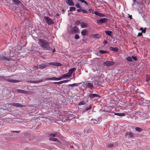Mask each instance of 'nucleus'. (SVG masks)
<instances>
[{
  "mask_svg": "<svg viewBox=\"0 0 150 150\" xmlns=\"http://www.w3.org/2000/svg\"><path fill=\"white\" fill-rule=\"evenodd\" d=\"M101 62H102V61H98L97 63V64L98 65H100V64Z\"/></svg>",
  "mask_w": 150,
  "mask_h": 150,
  "instance_id": "nucleus-61",
  "label": "nucleus"
},
{
  "mask_svg": "<svg viewBox=\"0 0 150 150\" xmlns=\"http://www.w3.org/2000/svg\"><path fill=\"white\" fill-rule=\"evenodd\" d=\"M86 103L84 101L80 102L79 104V105H84L86 104Z\"/></svg>",
  "mask_w": 150,
  "mask_h": 150,
  "instance_id": "nucleus-37",
  "label": "nucleus"
},
{
  "mask_svg": "<svg viewBox=\"0 0 150 150\" xmlns=\"http://www.w3.org/2000/svg\"><path fill=\"white\" fill-rule=\"evenodd\" d=\"M128 15L129 16V17L130 18V19H132V15H130L129 14H128Z\"/></svg>",
  "mask_w": 150,
  "mask_h": 150,
  "instance_id": "nucleus-60",
  "label": "nucleus"
},
{
  "mask_svg": "<svg viewBox=\"0 0 150 150\" xmlns=\"http://www.w3.org/2000/svg\"><path fill=\"white\" fill-rule=\"evenodd\" d=\"M63 78V77H62H62H60L59 78H57L56 77H55L56 81L62 79Z\"/></svg>",
  "mask_w": 150,
  "mask_h": 150,
  "instance_id": "nucleus-44",
  "label": "nucleus"
},
{
  "mask_svg": "<svg viewBox=\"0 0 150 150\" xmlns=\"http://www.w3.org/2000/svg\"><path fill=\"white\" fill-rule=\"evenodd\" d=\"M44 18V20H43V21H45L49 25L54 23L53 21L48 16H45Z\"/></svg>",
  "mask_w": 150,
  "mask_h": 150,
  "instance_id": "nucleus-3",
  "label": "nucleus"
},
{
  "mask_svg": "<svg viewBox=\"0 0 150 150\" xmlns=\"http://www.w3.org/2000/svg\"><path fill=\"white\" fill-rule=\"evenodd\" d=\"M39 41L42 47L46 49L48 52H55V49L54 48L52 50V48L50 46L48 42L46 40L39 39Z\"/></svg>",
  "mask_w": 150,
  "mask_h": 150,
  "instance_id": "nucleus-1",
  "label": "nucleus"
},
{
  "mask_svg": "<svg viewBox=\"0 0 150 150\" xmlns=\"http://www.w3.org/2000/svg\"><path fill=\"white\" fill-rule=\"evenodd\" d=\"M0 60H4L5 61H9L10 59L3 55L0 56Z\"/></svg>",
  "mask_w": 150,
  "mask_h": 150,
  "instance_id": "nucleus-11",
  "label": "nucleus"
},
{
  "mask_svg": "<svg viewBox=\"0 0 150 150\" xmlns=\"http://www.w3.org/2000/svg\"><path fill=\"white\" fill-rule=\"evenodd\" d=\"M79 28L77 26H75L74 28H73L72 29H76Z\"/></svg>",
  "mask_w": 150,
  "mask_h": 150,
  "instance_id": "nucleus-62",
  "label": "nucleus"
},
{
  "mask_svg": "<svg viewBox=\"0 0 150 150\" xmlns=\"http://www.w3.org/2000/svg\"><path fill=\"white\" fill-rule=\"evenodd\" d=\"M48 136L49 137L52 136V134H48Z\"/></svg>",
  "mask_w": 150,
  "mask_h": 150,
  "instance_id": "nucleus-63",
  "label": "nucleus"
},
{
  "mask_svg": "<svg viewBox=\"0 0 150 150\" xmlns=\"http://www.w3.org/2000/svg\"><path fill=\"white\" fill-rule=\"evenodd\" d=\"M69 9H75V8L74 7H70Z\"/></svg>",
  "mask_w": 150,
  "mask_h": 150,
  "instance_id": "nucleus-57",
  "label": "nucleus"
},
{
  "mask_svg": "<svg viewBox=\"0 0 150 150\" xmlns=\"http://www.w3.org/2000/svg\"><path fill=\"white\" fill-rule=\"evenodd\" d=\"M108 42L106 40H105L103 42V43L104 44V45H105V44H107Z\"/></svg>",
  "mask_w": 150,
  "mask_h": 150,
  "instance_id": "nucleus-59",
  "label": "nucleus"
},
{
  "mask_svg": "<svg viewBox=\"0 0 150 150\" xmlns=\"http://www.w3.org/2000/svg\"><path fill=\"white\" fill-rule=\"evenodd\" d=\"M71 32L72 33H79L80 30L79 28L76 29H72Z\"/></svg>",
  "mask_w": 150,
  "mask_h": 150,
  "instance_id": "nucleus-18",
  "label": "nucleus"
},
{
  "mask_svg": "<svg viewBox=\"0 0 150 150\" xmlns=\"http://www.w3.org/2000/svg\"><path fill=\"white\" fill-rule=\"evenodd\" d=\"M79 3H81L82 5L85 6L88 5L87 2L84 0H78Z\"/></svg>",
  "mask_w": 150,
  "mask_h": 150,
  "instance_id": "nucleus-14",
  "label": "nucleus"
},
{
  "mask_svg": "<svg viewBox=\"0 0 150 150\" xmlns=\"http://www.w3.org/2000/svg\"><path fill=\"white\" fill-rule=\"evenodd\" d=\"M12 1L14 3L18 4L21 6H23V4L19 0H12Z\"/></svg>",
  "mask_w": 150,
  "mask_h": 150,
  "instance_id": "nucleus-15",
  "label": "nucleus"
},
{
  "mask_svg": "<svg viewBox=\"0 0 150 150\" xmlns=\"http://www.w3.org/2000/svg\"><path fill=\"white\" fill-rule=\"evenodd\" d=\"M125 136L129 135V137L131 138H133L134 137L133 134L131 132H127L125 133Z\"/></svg>",
  "mask_w": 150,
  "mask_h": 150,
  "instance_id": "nucleus-10",
  "label": "nucleus"
},
{
  "mask_svg": "<svg viewBox=\"0 0 150 150\" xmlns=\"http://www.w3.org/2000/svg\"><path fill=\"white\" fill-rule=\"evenodd\" d=\"M55 66L57 67L61 66L62 65V64L59 63L57 62H55Z\"/></svg>",
  "mask_w": 150,
  "mask_h": 150,
  "instance_id": "nucleus-40",
  "label": "nucleus"
},
{
  "mask_svg": "<svg viewBox=\"0 0 150 150\" xmlns=\"http://www.w3.org/2000/svg\"><path fill=\"white\" fill-rule=\"evenodd\" d=\"M86 106L85 108H86V109L85 110L86 111H87L91 109V105H86Z\"/></svg>",
  "mask_w": 150,
  "mask_h": 150,
  "instance_id": "nucleus-28",
  "label": "nucleus"
},
{
  "mask_svg": "<svg viewBox=\"0 0 150 150\" xmlns=\"http://www.w3.org/2000/svg\"><path fill=\"white\" fill-rule=\"evenodd\" d=\"M115 64V62L112 61H107L103 63L104 66L109 67Z\"/></svg>",
  "mask_w": 150,
  "mask_h": 150,
  "instance_id": "nucleus-5",
  "label": "nucleus"
},
{
  "mask_svg": "<svg viewBox=\"0 0 150 150\" xmlns=\"http://www.w3.org/2000/svg\"><path fill=\"white\" fill-rule=\"evenodd\" d=\"M11 88L10 87H7L6 88V91L10 92H15V91H12L11 89Z\"/></svg>",
  "mask_w": 150,
  "mask_h": 150,
  "instance_id": "nucleus-35",
  "label": "nucleus"
},
{
  "mask_svg": "<svg viewBox=\"0 0 150 150\" xmlns=\"http://www.w3.org/2000/svg\"><path fill=\"white\" fill-rule=\"evenodd\" d=\"M88 96L91 98H93L96 97H100V96L96 94L91 93L88 95Z\"/></svg>",
  "mask_w": 150,
  "mask_h": 150,
  "instance_id": "nucleus-12",
  "label": "nucleus"
},
{
  "mask_svg": "<svg viewBox=\"0 0 150 150\" xmlns=\"http://www.w3.org/2000/svg\"><path fill=\"white\" fill-rule=\"evenodd\" d=\"M15 92H17L18 93H23L25 94H28V92L25 90H21V89H17L15 90Z\"/></svg>",
  "mask_w": 150,
  "mask_h": 150,
  "instance_id": "nucleus-8",
  "label": "nucleus"
},
{
  "mask_svg": "<svg viewBox=\"0 0 150 150\" xmlns=\"http://www.w3.org/2000/svg\"><path fill=\"white\" fill-rule=\"evenodd\" d=\"M4 81L13 83H18L20 82V81L19 80L11 79L10 76H0V81Z\"/></svg>",
  "mask_w": 150,
  "mask_h": 150,
  "instance_id": "nucleus-2",
  "label": "nucleus"
},
{
  "mask_svg": "<svg viewBox=\"0 0 150 150\" xmlns=\"http://www.w3.org/2000/svg\"><path fill=\"white\" fill-rule=\"evenodd\" d=\"M77 11L79 12H81V11L85 13H86L88 12L86 11V10H77Z\"/></svg>",
  "mask_w": 150,
  "mask_h": 150,
  "instance_id": "nucleus-36",
  "label": "nucleus"
},
{
  "mask_svg": "<svg viewBox=\"0 0 150 150\" xmlns=\"http://www.w3.org/2000/svg\"><path fill=\"white\" fill-rule=\"evenodd\" d=\"M75 6L76 7L79 8H80L81 7L80 4L79 3H76Z\"/></svg>",
  "mask_w": 150,
  "mask_h": 150,
  "instance_id": "nucleus-43",
  "label": "nucleus"
},
{
  "mask_svg": "<svg viewBox=\"0 0 150 150\" xmlns=\"http://www.w3.org/2000/svg\"><path fill=\"white\" fill-rule=\"evenodd\" d=\"M43 81V80L42 79H41L40 80L37 81H29L28 82L30 83H38L42 82Z\"/></svg>",
  "mask_w": 150,
  "mask_h": 150,
  "instance_id": "nucleus-19",
  "label": "nucleus"
},
{
  "mask_svg": "<svg viewBox=\"0 0 150 150\" xmlns=\"http://www.w3.org/2000/svg\"><path fill=\"white\" fill-rule=\"evenodd\" d=\"M50 80H56L55 77L50 78Z\"/></svg>",
  "mask_w": 150,
  "mask_h": 150,
  "instance_id": "nucleus-51",
  "label": "nucleus"
},
{
  "mask_svg": "<svg viewBox=\"0 0 150 150\" xmlns=\"http://www.w3.org/2000/svg\"><path fill=\"white\" fill-rule=\"evenodd\" d=\"M48 66V65L46 64H42L38 65L37 68L40 69H42L45 68Z\"/></svg>",
  "mask_w": 150,
  "mask_h": 150,
  "instance_id": "nucleus-6",
  "label": "nucleus"
},
{
  "mask_svg": "<svg viewBox=\"0 0 150 150\" xmlns=\"http://www.w3.org/2000/svg\"><path fill=\"white\" fill-rule=\"evenodd\" d=\"M150 80V77L149 76H147L146 77V81H149Z\"/></svg>",
  "mask_w": 150,
  "mask_h": 150,
  "instance_id": "nucleus-49",
  "label": "nucleus"
},
{
  "mask_svg": "<svg viewBox=\"0 0 150 150\" xmlns=\"http://www.w3.org/2000/svg\"><path fill=\"white\" fill-rule=\"evenodd\" d=\"M74 38L76 39H78L79 38V36L78 35L76 34L75 35Z\"/></svg>",
  "mask_w": 150,
  "mask_h": 150,
  "instance_id": "nucleus-47",
  "label": "nucleus"
},
{
  "mask_svg": "<svg viewBox=\"0 0 150 150\" xmlns=\"http://www.w3.org/2000/svg\"><path fill=\"white\" fill-rule=\"evenodd\" d=\"M93 37L95 38H100L101 36L99 34H93L92 35Z\"/></svg>",
  "mask_w": 150,
  "mask_h": 150,
  "instance_id": "nucleus-24",
  "label": "nucleus"
},
{
  "mask_svg": "<svg viewBox=\"0 0 150 150\" xmlns=\"http://www.w3.org/2000/svg\"><path fill=\"white\" fill-rule=\"evenodd\" d=\"M57 135V132H55L54 134H52V136L53 137H56Z\"/></svg>",
  "mask_w": 150,
  "mask_h": 150,
  "instance_id": "nucleus-48",
  "label": "nucleus"
},
{
  "mask_svg": "<svg viewBox=\"0 0 150 150\" xmlns=\"http://www.w3.org/2000/svg\"><path fill=\"white\" fill-rule=\"evenodd\" d=\"M135 129L136 131H138L139 132H141L142 130V128L137 127H136L135 128Z\"/></svg>",
  "mask_w": 150,
  "mask_h": 150,
  "instance_id": "nucleus-33",
  "label": "nucleus"
},
{
  "mask_svg": "<svg viewBox=\"0 0 150 150\" xmlns=\"http://www.w3.org/2000/svg\"><path fill=\"white\" fill-rule=\"evenodd\" d=\"M109 49L111 51H113L116 52H117L118 51V48L116 47H110L109 48Z\"/></svg>",
  "mask_w": 150,
  "mask_h": 150,
  "instance_id": "nucleus-13",
  "label": "nucleus"
},
{
  "mask_svg": "<svg viewBox=\"0 0 150 150\" xmlns=\"http://www.w3.org/2000/svg\"><path fill=\"white\" fill-rule=\"evenodd\" d=\"M94 13L96 15L98 16V15H99L100 13L98 11H96L94 12Z\"/></svg>",
  "mask_w": 150,
  "mask_h": 150,
  "instance_id": "nucleus-50",
  "label": "nucleus"
},
{
  "mask_svg": "<svg viewBox=\"0 0 150 150\" xmlns=\"http://www.w3.org/2000/svg\"><path fill=\"white\" fill-rule=\"evenodd\" d=\"M146 28H144V29H143V30H142V33H145V32H146Z\"/></svg>",
  "mask_w": 150,
  "mask_h": 150,
  "instance_id": "nucleus-55",
  "label": "nucleus"
},
{
  "mask_svg": "<svg viewBox=\"0 0 150 150\" xmlns=\"http://www.w3.org/2000/svg\"><path fill=\"white\" fill-rule=\"evenodd\" d=\"M99 52L100 53L102 54H108L109 53V52L103 50H100L99 51Z\"/></svg>",
  "mask_w": 150,
  "mask_h": 150,
  "instance_id": "nucleus-29",
  "label": "nucleus"
},
{
  "mask_svg": "<svg viewBox=\"0 0 150 150\" xmlns=\"http://www.w3.org/2000/svg\"><path fill=\"white\" fill-rule=\"evenodd\" d=\"M49 140L50 141H52L54 142H57L58 143H60V141L57 138H54L52 137H50L49 138Z\"/></svg>",
  "mask_w": 150,
  "mask_h": 150,
  "instance_id": "nucleus-17",
  "label": "nucleus"
},
{
  "mask_svg": "<svg viewBox=\"0 0 150 150\" xmlns=\"http://www.w3.org/2000/svg\"><path fill=\"white\" fill-rule=\"evenodd\" d=\"M105 33L106 34L109 36H111L112 35V32L110 30H107L105 31Z\"/></svg>",
  "mask_w": 150,
  "mask_h": 150,
  "instance_id": "nucleus-26",
  "label": "nucleus"
},
{
  "mask_svg": "<svg viewBox=\"0 0 150 150\" xmlns=\"http://www.w3.org/2000/svg\"><path fill=\"white\" fill-rule=\"evenodd\" d=\"M88 24L84 22H82L81 23V27L82 28H86Z\"/></svg>",
  "mask_w": 150,
  "mask_h": 150,
  "instance_id": "nucleus-22",
  "label": "nucleus"
},
{
  "mask_svg": "<svg viewBox=\"0 0 150 150\" xmlns=\"http://www.w3.org/2000/svg\"><path fill=\"white\" fill-rule=\"evenodd\" d=\"M11 105L12 106L19 108H22L23 107H25L26 106L25 105H22L20 103H12L11 104Z\"/></svg>",
  "mask_w": 150,
  "mask_h": 150,
  "instance_id": "nucleus-7",
  "label": "nucleus"
},
{
  "mask_svg": "<svg viewBox=\"0 0 150 150\" xmlns=\"http://www.w3.org/2000/svg\"><path fill=\"white\" fill-rule=\"evenodd\" d=\"M55 62H50L48 65H52L55 66Z\"/></svg>",
  "mask_w": 150,
  "mask_h": 150,
  "instance_id": "nucleus-54",
  "label": "nucleus"
},
{
  "mask_svg": "<svg viewBox=\"0 0 150 150\" xmlns=\"http://www.w3.org/2000/svg\"><path fill=\"white\" fill-rule=\"evenodd\" d=\"M98 16L100 17H103L105 16V15L103 13H100L98 15Z\"/></svg>",
  "mask_w": 150,
  "mask_h": 150,
  "instance_id": "nucleus-45",
  "label": "nucleus"
},
{
  "mask_svg": "<svg viewBox=\"0 0 150 150\" xmlns=\"http://www.w3.org/2000/svg\"><path fill=\"white\" fill-rule=\"evenodd\" d=\"M70 80H67L62 81V83H63L68 82Z\"/></svg>",
  "mask_w": 150,
  "mask_h": 150,
  "instance_id": "nucleus-52",
  "label": "nucleus"
},
{
  "mask_svg": "<svg viewBox=\"0 0 150 150\" xmlns=\"http://www.w3.org/2000/svg\"><path fill=\"white\" fill-rule=\"evenodd\" d=\"M100 83L101 81L97 80H95L93 81V83L95 85H100Z\"/></svg>",
  "mask_w": 150,
  "mask_h": 150,
  "instance_id": "nucleus-21",
  "label": "nucleus"
},
{
  "mask_svg": "<svg viewBox=\"0 0 150 150\" xmlns=\"http://www.w3.org/2000/svg\"><path fill=\"white\" fill-rule=\"evenodd\" d=\"M114 115L119 116H124L125 115V114L124 113H115Z\"/></svg>",
  "mask_w": 150,
  "mask_h": 150,
  "instance_id": "nucleus-27",
  "label": "nucleus"
},
{
  "mask_svg": "<svg viewBox=\"0 0 150 150\" xmlns=\"http://www.w3.org/2000/svg\"><path fill=\"white\" fill-rule=\"evenodd\" d=\"M113 144H110L108 145V148H112L113 146Z\"/></svg>",
  "mask_w": 150,
  "mask_h": 150,
  "instance_id": "nucleus-46",
  "label": "nucleus"
},
{
  "mask_svg": "<svg viewBox=\"0 0 150 150\" xmlns=\"http://www.w3.org/2000/svg\"><path fill=\"white\" fill-rule=\"evenodd\" d=\"M142 32L141 33H139L138 34L137 36V37H138L140 36H142Z\"/></svg>",
  "mask_w": 150,
  "mask_h": 150,
  "instance_id": "nucleus-53",
  "label": "nucleus"
},
{
  "mask_svg": "<svg viewBox=\"0 0 150 150\" xmlns=\"http://www.w3.org/2000/svg\"><path fill=\"white\" fill-rule=\"evenodd\" d=\"M52 83H54L55 84H60L62 83V81H61L59 82H54Z\"/></svg>",
  "mask_w": 150,
  "mask_h": 150,
  "instance_id": "nucleus-41",
  "label": "nucleus"
},
{
  "mask_svg": "<svg viewBox=\"0 0 150 150\" xmlns=\"http://www.w3.org/2000/svg\"><path fill=\"white\" fill-rule=\"evenodd\" d=\"M67 87V86L66 85H63L62 87V89L64 91H67V89L66 88Z\"/></svg>",
  "mask_w": 150,
  "mask_h": 150,
  "instance_id": "nucleus-31",
  "label": "nucleus"
},
{
  "mask_svg": "<svg viewBox=\"0 0 150 150\" xmlns=\"http://www.w3.org/2000/svg\"><path fill=\"white\" fill-rule=\"evenodd\" d=\"M132 59L134 61H137L138 59L137 57L136 56H132Z\"/></svg>",
  "mask_w": 150,
  "mask_h": 150,
  "instance_id": "nucleus-42",
  "label": "nucleus"
},
{
  "mask_svg": "<svg viewBox=\"0 0 150 150\" xmlns=\"http://www.w3.org/2000/svg\"><path fill=\"white\" fill-rule=\"evenodd\" d=\"M81 23L80 21L78 20L75 21V24L76 25H79L80 24H81Z\"/></svg>",
  "mask_w": 150,
  "mask_h": 150,
  "instance_id": "nucleus-39",
  "label": "nucleus"
},
{
  "mask_svg": "<svg viewBox=\"0 0 150 150\" xmlns=\"http://www.w3.org/2000/svg\"><path fill=\"white\" fill-rule=\"evenodd\" d=\"M30 133H24L25 135H30Z\"/></svg>",
  "mask_w": 150,
  "mask_h": 150,
  "instance_id": "nucleus-64",
  "label": "nucleus"
},
{
  "mask_svg": "<svg viewBox=\"0 0 150 150\" xmlns=\"http://www.w3.org/2000/svg\"><path fill=\"white\" fill-rule=\"evenodd\" d=\"M93 70L94 71H96L97 70V69L96 68H94L93 69Z\"/></svg>",
  "mask_w": 150,
  "mask_h": 150,
  "instance_id": "nucleus-58",
  "label": "nucleus"
},
{
  "mask_svg": "<svg viewBox=\"0 0 150 150\" xmlns=\"http://www.w3.org/2000/svg\"><path fill=\"white\" fill-rule=\"evenodd\" d=\"M108 21V19L107 18H101L100 19L97 20V22L98 24H102L107 23Z\"/></svg>",
  "mask_w": 150,
  "mask_h": 150,
  "instance_id": "nucleus-4",
  "label": "nucleus"
},
{
  "mask_svg": "<svg viewBox=\"0 0 150 150\" xmlns=\"http://www.w3.org/2000/svg\"><path fill=\"white\" fill-rule=\"evenodd\" d=\"M78 83H74L71 84H69L68 85V86H71L72 87H73L75 86H78Z\"/></svg>",
  "mask_w": 150,
  "mask_h": 150,
  "instance_id": "nucleus-32",
  "label": "nucleus"
},
{
  "mask_svg": "<svg viewBox=\"0 0 150 150\" xmlns=\"http://www.w3.org/2000/svg\"><path fill=\"white\" fill-rule=\"evenodd\" d=\"M87 86L88 88H90L91 89H92L93 88V85L91 83L88 82L87 84Z\"/></svg>",
  "mask_w": 150,
  "mask_h": 150,
  "instance_id": "nucleus-25",
  "label": "nucleus"
},
{
  "mask_svg": "<svg viewBox=\"0 0 150 150\" xmlns=\"http://www.w3.org/2000/svg\"><path fill=\"white\" fill-rule=\"evenodd\" d=\"M76 70V68L74 67L71 68L69 70L68 73L71 76L72 73L74 72Z\"/></svg>",
  "mask_w": 150,
  "mask_h": 150,
  "instance_id": "nucleus-9",
  "label": "nucleus"
},
{
  "mask_svg": "<svg viewBox=\"0 0 150 150\" xmlns=\"http://www.w3.org/2000/svg\"><path fill=\"white\" fill-rule=\"evenodd\" d=\"M20 131H12L11 133V135H10V136L11 135L12 136V135H13V133L14 132H16L17 133H19L20 132Z\"/></svg>",
  "mask_w": 150,
  "mask_h": 150,
  "instance_id": "nucleus-34",
  "label": "nucleus"
},
{
  "mask_svg": "<svg viewBox=\"0 0 150 150\" xmlns=\"http://www.w3.org/2000/svg\"><path fill=\"white\" fill-rule=\"evenodd\" d=\"M127 60L129 62H132V57H128L126 58Z\"/></svg>",
  "mask_w": 150,
  "mask_h": 150,
  "instance_id": "nucleus-38",
  "label": "nucleus"
},
{
  "mask_svg": "<svg viewBox=\"0 0 150 150\" xmlns=\"http://www.w3.org/2000/svg\"><path fill=\"white\" fill-rule=\"evenodd\" d=\"M140 11H139V13H140L142 16L143 18L145 16L146 13L145 11H143V10H140Z\"/></svg>",
  "mask_w": 150,
  "mask_h": 150,
  "instance_id": "nucleus-20",
  "label": "nucleus"
},
{
  "mask_svg": "<svg viewBox=\"0 0 150 150\" xmlns=\"http://www.w3.org/2000/svg\"><path fill=\"white\" fill-rule=\"evenodd\" d=\"M71 77V76L68 73L64 74L62 75V77L64 79H68Z\"/></svg>",
  "mask_w": 150,
  "mask_h": 150,
  "instance_id": "nucleus-23",
  "label": "nucleus"
},
{
  "mask_svg": "<svg viewBox=\"0 0 150 150\" xmlns=\"http://www.w3.org/2000/svg\"><path fill=\"white\" fill-rule=\"evenodd\" d=\"M68 3L70 6H74V3L72 0H68Z\"/></svg>",
  "mask_w": 150,
  "mask_h": 150,
  "instance_id": "nucleus-30",
  "label": "nucleus"
},
{
  "mask_svg": "<svg viewBox=\"0 0 150 150\" xmlns=\"http://www.w3.org/2000/svg\"><path fill=\"white\" fill-rule=\"evenodd\" d=\"M81 33L82 35L85 36L88 34V32L86 30L83 29L82 30Z\"/></svg>",
  "mask_w": 150,
  "mask_h": 150,
  "instance_id": "nucleus-16",
  "label": "nucleus"
},
{
  "mask_svg": "<svg viewBox=\"0 0 150 150\" xmlns=\"http://www.w3.org/2000/svg\"><path fill=\"white\" fill-rule=\"evenodd\" d=\"M89 11V12H88L90 13H93V10H88Z\"/></svg>",
  "mask_w": 150,
  "mask_h": 150,
  "instance_id": "nucleus-56",
  "label": "nucleus"
}]
</instances>
